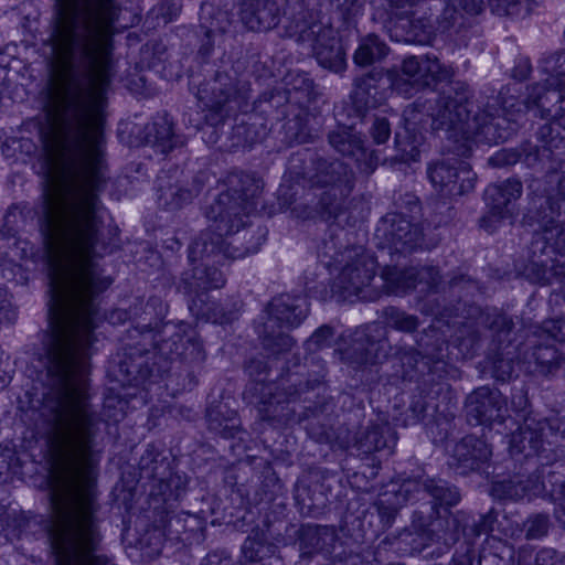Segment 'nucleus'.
I'll list each match as a JSON object with an SVG mask.
<instances>
[{
    "label": "nucleus",
    "instance_id": "18",
    "mask_svg": "<svg viewBox=\"0 0 565 565\" xmlns=\"http://www.w3.org/2000/svg\"><path fill=\"white\" fill-rule=\"evenodd\" d=\"M248 92L247 83L234 82L227 75H217L212 87L213 95L206 100L203 96H200V98L206 107L214 111H222L226 105L232 103L241 107V104L248 98Z\"/></svg>",
    "mask_w": 565,
    "mask_h": 565
},
{
    "label": "nucleus",
    "instance_id": "48",
    "mask_svg": "<svg viewBox=\"0 0 565 565\" xmlns=\"http://www.w3.org/2000/svg\"><path fill=\"white\" fill-rule=\"evenodd\" d=\"M513 367L508 361H500L499 364L494 365V374L498 380L507 381L511 377Z\"/></svg>",
    "mask_w": 565,
    "mask_h": 565
},
{
    "label": "nucleus",
    "instance_id": "12",
    "mask_svg": "<svg viewBox=\"0 0 565 565\" xmlns=\"http://www.w3.org/2000/svg\"><path fill=\"white\" fill-rule=\"evenodd\" d=\"M425 494L431 497L435 505H456L460 500V494L455 487L448 486L443 480H406L396 492L397 503L418 501L425 498Z\"/></svg>",
    "mask_w": 565,
    "mask_h": 565
},
{
    "label": "nucleus",
    "instance_id": "54",
    "mask_svg": "<svg viewBox=\"0 0 565 565\" xmlns=\"http://www.w3.org/2000/svg\"><path fill=\"white\" fill-rule=\"evenodd\" d=\"M259 413L262 415V418L265 419V420H271L275 416H273L268 409L266 408H260L259 409Z\"/></svg>",
    "mask_w": 565,
    "mask_h": 565
},
{
    "label": "nucleus",
    "instance_id": "33",
    "mask_svg": "<svg viewBox=\"0 0 565 565\" xmlns=\"http://www.w3.org/2000/svg\"><path fill=\"white\" fill-rule=\"evenodd\" d=\"M542 333H546L547 341L565 342V318L545 321L542 327Z\"/></svg>",
    "mask_w": 565,
    "mask_h": 565
},
{
    "label": "nucleus",
    "instance_id": "45",
    "mask_svg": "<svg viewBox=\"0 0 565 565\" xmlns=\"http://www.w3.org/2000/svg\"><path fill=\"white\" fill-rule=\"evenodd\" d=\"M201 565H231L230 556L222 552H212L202 561Z\"/></svg>",
    "mask_w": 565,
    "mask_h": 565
},
{
    "label": "nucleus",
    "instance_id": "15",
    "mask_svg": "<svg viewBox=\"0 0 565 565\" xmlns=\"http://www.w3.org/2000/svg\"><path fill=\"white\" fill-rule=\"evenodd\" d=\"M381 280L387 294L399 295L415 288L417 282L425 281L429 287L437 286L439 271L434 267L408 268L405 270L386 267L382 271Z\"/></svg>",
    "mask_w": 565,
    "mask_h": 565
},
{
    "label": "nucleus",
    "instance_id": "5",
    "mask_svg": "<svg viewBox=\"0 0 565 565\" xmlns=\"http://www.w3.org/2000/svg\"><path fill=\"white\" fill-rule=\"evenodd\" d=\"M308 313V301L303 297L281 295L271 300L267 310V319L258 330L264 348L280 354L291 350L294 340L276 327H298Z\"/></svg>",
    "mask_w": 565,
    "mask_h": 565
},
{
    "label": "nucleus",
    "instance_id": "36",
    "mask_svg": "<svg viewBox=\"0 0 565 565\" xmlns=\"http://www.w3.org/2000/svg\"><path fill=\"white\" fill-rule=\"evenodd\" d=\"M333 331L328 326L320 327L307 341L308 350H319L330 345Z\"/></svg>",
    "mask_w": 565,
    "mask_h": 565
},
{
    "label": "nucleus",
    "instance_id": "29",
    "mask_svg": "<svg viewBox=\"0 0 565 565\" xmlns=\"http://www.w3.org/2000/svg\"><path fill=\"white\" fill-rule=\"evenodd\" d=\"M388 431L387 427L372 426L369 428L362 438L356 440L355 446L364 454L379 451L387 446L385 433Z\"/></svg>",
    "mask_w": 565,
    "mask_h": 565
},
{
    "label": "nucleus",
    "instance_id": "35",
    "mask_svg": "<svg viewBox=\"0 0 565 565\" xmlns=\"http://www.w3.org/2000/svg\"><path fill=\"white\" fill-rule=\"evenodd\" d=\"M248 375L254 380V388L257 391V386H262V391L265 388L264 381L267 374V365L260 360H250L246 365ZM266 388H268L266 386Z\"/></svg>",
    "mask_w": 565,
    "mask_h": 565
},
{
    "label": "nucleus",
    "instance_id": "6",
    "mask_svg": "<svg viewBox=\"0 0 565 565\" xmlns=\"http://www.w3.org/2000/svg\"><path fill=\"white\" fill-rule=\"evenodd\" d=\"M295 33L298 34V41L313 52L319 65L334 73L345 70V53L334 30L319 21L318 12L310 11L299 17L295 23Z\"/></svg>",
    "mask_w": 565,
    "mask_h": 565
},
{
    "label": "nucleus",
    "instance_id": "19",
    "mask_svg": "<svg viewBox=\"0 0 565 565\" xmlns=\"http://www.w3.org/2000/svg\"><path fill=\"white\" fill-rule=\"evenodd\" d=\"M552 85L554 87L547 89L535 86L530 95V103L554 115L565 113V81L557 79Z\"/></svg>",
    "mask_w": 565,
    "mask_h": 565
},
{
    "label": "nucleus",
    "instance_id": "21",
    "mask_svg": "<svg viewBox=\"0 0 565 565\" xmlns=\"http://www.w3.org/2000/svg\"><path fill=\"white\" fill-rule=\"evenodd\" d=\"M146 142L166 153L174 147L172 121L167 115H159L146 126Z\"/></svg>",
    "mask_w": 565,
    "mask_h": 565
},
{
    "label": "nucleus",
    "instance_id": "9",
    "mask_svg": "<svg viewBox=\"0 0 565 565\" xmlns=\"http://www.w3.org/2000/svg\"><path fill=\"white\" fill-rule=\"evenodd\" d=\"M521 194L522 183L515 179L489 185L484 192L488 212L480 220L481 227L493 232L501 222L511 221L515 215L512 202Z\"/></svg>",
    "mask_w": 565,
    "mask_h": 565
},
{
    "label": "nucleus",
    "instance_id": "34",
    "mask_svg": "<svg viewBox=\"0 0 565 565\" xmlns=\"http://www.w3.org/2000/svg\"><path fill=\"white\" fill-rule=\"evenodd\" d=\"M497 492H501V495L510 500H521L525 497L526 488L522 482L508 481L503 482L494 488Z\"/></svg>",
    "mask_w": 565,
    "mask_h": 565
},
{
    "label": "nucleus",
    "instance_id": "27",
    "mask_svg": "<svg viewBox=\"0 0 565 565\" xmlns=\"http://www.w3.org/2000/svg\"><path fill=\"white\" fill-rule=\"evenodd\" d=\"M273 548L266 543L265 539L256 534L247 536L241 548V558L244 563H258L268 557Z\"/></svg>",
    "mask_w": 565,
    "mask_h": 565
},
{
    "label": "nucleus",
    "instance_id": "55",
    "mask_svg": "<svg viewBox=\"0 0 565 565\" xmlns=\"http://www.w3.org/2000/svg\"><path fill=\"white\" fill-rule=\"evenodd\" d=\"M373 345H374V343H373V342H370V347L366 349V356L364 358V361H365V362L371 361V359L369 358V354H370V352H371V350H372Z\"/></svg>",
    "mask_w": 565,
    "mask_h": 565
},
{
    "label": "nucleus",
    "instance_id": "26",
    "mask_svg": "<svg viewBox=\"0 0 565 565\" xmlns=\"http://www.w3.org/2000/svg\"><path fill=\"white\" fill-rule=\"evenodd\" d=\"M200 25L205 30L206 38L216 33H224L230 26V19L225 11L215 10L212 4L204 2L201 6Z\"/></svg>",
    "mask_w": 565,
    "mask_h": 565
},
{
    "label": "nucleus",
    "instance_id": "46",
    "mask_svg": "<svg viewBox=\"0 0 565 565\" xmlns=\"http://www.w3.org/2000/svg\"><path fill=\"white\" fill-rule=\"evenodd\" d=\"M561 502L555 508L554 514L557 522L565 529V481L559 489Z\"/></svg>",
    "mask_w": 565,
    "mask_h": 565
},
{
    "label": "nucleus",
    "instance_id": "41",
    "mask_svg": "<svg viewBox=\"0 0 565 565\" xmlns=\"http://www.w3.org/2000/svg\"><path fill=\"white\" fill-rule=\"evenodd\" d=\"M181 6L175 0H164L160 4V13L162 14L164 22L173 20L180 12Z\"/></svg>",
    "mask_w": 565,
    "mask_h": 565
},
{
    "label": "nucleus",
    "instance_id": "11",
    "mask_svg": "<svg viewBox=\"0 0 565 565\" xmlns=\"http://www.w3.org/2000/svg\"><path fill=\"white\" fill-rule=\"evenodd\" d=\"M466 411L469 422L477 425H501L505 420L508 406L501 392L483 386L468 396Z\"/></svg>",
    "mask_w": 565,
    "mask_h": 565
},
{
    "label": "nucleus",
    "instance_id": "47",
    "mask_svg": "<svg viewBox=\"0 0 565 565\" xmlns=\"http://www.w3.org/2000/svg\"><path fill=\"white\" fill-rule=\"evenodd\" d=\"M18 214L19 213H18L17 209H10L7 212V214L4 216V228H6V231H1L0 232L1 236L7 237V236H13L14 235V230L11 226V224L17 221Z\"/></svg>",
    "mask_w": 565,
    "mask_h": 565
},
{
    "label": "nucleus",
    "instance_id": "25",
    "mask_svg": "<svg viewBox=\"0 0 565 565\" xmlns=\"http://www.w3.org/2000/svg\"><path fill=\"white\" fill-rule=\"evenodd\" d=\"M198 194V190H192L181 185H169L164 188L159 185L158 203L167 210H179L192 202Z\"/></svg>",
    "mask_w": 565,
    "mask_h": 565
},
{
    "label": "nucleus",
    "instance_id": "3",
    "mask_svg": "<svg viewBox=\"0 0 565 565\" xmlns=\"http://www.w3.org/2000/svg\"><path fill=\"white\" fill-rule=\"evenodd\" d=\"M452 76V67L443 65L435 56L413 55L403 61L401 71H388L386 79L381 73H370L359 78L353 98L359 107L374 108L387 98L388 87L409 98L419 89Z\"/></svg>",
    "mask_w": 565,
    "mask_h": 565
},
{
    "label": "nucleus",
    "instance_id": "51",
    "mask_svg": "<svg viewBox=\"0 0 565 565\" xmlns=\"http://www.w3.org/2000/svg\"><path fill=\"white\" fill-rule=\"evenodd\" d=\"M265 386L269 387V388H264L262 391V386H257V391L254 388V385H252L250 387H248L247 392L248 394H252V395H256L258 392L263 395L260 396V399H264V396L266 393L268 394H271V384H265Z\"/></svg>",
    "mask_w": 565,
    "mask_h": 565
},
{
    "label": "nucleus",
    "instance_id": "39",
    "mask_svg": "<svg viewBox=\"0 0 565 565\" xmlns=\"http://www.w3.org/2000/svg\"><path fill=\"white\" fill-rule=\"evenodd\" d=\"M211 427L220 431L224 437H233L234 431L238 428V420L236 415L232 413V416L227 419V423L223 426L222 423H216L217 419L213 418V413H209Z\"/></svg>",
    "mask_w": 565,
    "mask_h": 565
},
{
    "label": "nucleus",
    "instance_id": "31",
    "mask_svg": "<svg viewBox=\"0 0 565 565\" xmlns=\"http://www.w3.org/2000/svg\"><path fill=\"white\" fill-rule=\"evenodd\" d=\"M285 83L288 95L292 92L309 95L313 88V82L306 73L291 72L285 77Z\"/></svg>",
    "mask_w": 565,
    "mask_h": 565
},
{
    "label": "nucleus",
    "instance_id": "53",
    "mask_svg": "<svg viewBox=\"0 0 565 565\" xmlns=\"http://www.w3.org/2000/svg\"><path fill=\"white\" fill-rule=\"evenodd\" d=\"M452 565H471V561L468 556H461L458 559H455Z\"/></svg>",
    "mask_w": 565,
    "mask_h": 565
},
{
    "label": "nucleus",
    "instance_id": "44",
    "mask_svg": "<svg viewBox=\"0 0 565 565\" xmlns=\"http://www.w3.org/2000/svg\"><path fill=\"white\" fill-rule=\"evenodd\" d=\"M10 306L11 303L7 290L0 287V322L13 318L14 313L10 309Z\"/></svg>",
    "mask_w": 565,
    "mask_h": 565
},
{
    "label": "nucleus",
    "instance_id": "8",
    "mask_svg": "<svg viewBox=\"0 0 565 565\" xmlns=\"http://www.w3.org/2000/svg\"><path fill=\"white\" fill-rule=\"evenodd\" d=\"M348 259L350 262L347 263L337 278L338 287L348 296L375 300L380 292L370 289L376 269L374 258L362 249H351L348 250Z\"/></svg>",
    "mask_w": 565,
    "mask_h": 565
},
{
    "label": "nucleus",
    "instance_id": "40",
    "mask_svg": "<svg viewBox=\"0 0 565 565\" xmlns=\"http://www.w3.org/2000/svg\"><path fill=\"white\" fill-rule=\"evenodd\" d=\"M455 6L469 14H479L486 6V0H454Z\"/></svg>",
    "mask_w": 565,
    "mask_h": 565
},
{
    "label": "nucleus",
    "instance_id": "28",
    "mask_svg": "<svg viewBox=\"0 0 565 565\" xmlns=\"http://www.w3.org/2000/svg\"><path fill=\"white\" fill-rule=\"evenodd\" d=\"M536 364L541 367V372L551 373L562 363V355L558 350L551 343L540 344L533 352Z\"/></svg>",
    "mask_w": 565,
    "mask_h": 565
},
{
    "label": "nucleus",
    "instance_id": "58",
    "mask_svg": "<svg viewBox=\"0 0 565 565\" xmlns=\"http://www.w3.org/2000/svg\"><path fill=\"white\" fill-rule=\"evenodd\" d=\"M4 386H6V381H4V379H1L0 380V390H2Z\"/></svg>",
    "mask_w": 565,
    "mask_h": 565
},
{
    "label": "nucleus",
    "instance_id": "7",
    "mask_svg": "<svg viewBox=\"0 0 565 565\" xmlns=\"http://www.w3.org/2000/svg\"><path fill=\"white\" fill-rule=\"evenodd\" d=\"M428 179L443 196H457L475 189L477 175L470 166L457 158H441L427 167Z\"/></svg>",
    "mask_w": 565,
    "mask_h": 565
},
{
    "label": "nucleus",
    "instance_id": "49",
    "mask_svg": "<svg viewBox=\"0 0 565 565\" xmlns=\"http://www.w3.org/2000/svg\"><path fill=\"white\" fill-rule=\"evenodd\" d=\"M457 15H458V12L455 8H445L444 10V13H443V28L444 29H447L451 25L455 24V22L457 21Z\"/></svg>",
    "mask_w": 565,
    "mask_h": 565
},
{
    "label": "nucleus",
    "instance_id": "32",
    "mask_svg": "<svg viewBox=\"0 0 565 565\" xmlns=\"http://www.w3.org/2000/svg\"><path fill=\"white\" fill-rule=\"evenodd\" d=\"M181 345L184 348L182 351L178 352V354L182 355L184 359H189L191 361H203L204 352L202 343L199 339L195 338L194 332L186 335L185 340L183 338L180 339Z\"/></svg>",
    "mask_w": 565,
    "mask_h": 565
},
{
    "label": "nucleus",
    "instance_id": "42",
    "mask_svg": "<svg viewBox=\"0 0 565 565\" xmlns=\"http://www.w3.org/2000/svg\"><path fill=\"white\" fill-rule=\"evenodd\" d=\"M550 71L557 76H565V52L553 54L547 61Z\"/></svg>",
    "mask_w": 565,
    "mask_h": 565
},
{
    "label": "nucleus",
    "instance_id": "56",
    "mask_svg": "<svg viewBox=\"0 0 565 565\" xmlns=\"http://www.w3.org/2000/svg\"><path fill=\"white\" fill-rule=\"evenodd\" d=\"M380 329H381V327L376 323L366 327V330H370V331H379Z\"/></svg>",
    "mask_w": 565,
    "mask_h": 565
},
{
    "label": "nucleus",
    "instance_id": "52",
    "mask_svg": "<svg viewBox=\"0 0 565 565\" xmlns=\"http://www.w3.org/2000/svg\"><path fill=\"white\" fill-rule=\"evenodd\" d=\"M558 192L565 200V170L563 171V175L558 181Z\"/></svg>",
    "mask_w": 565,
    "mask_h": 565
},
{
    "label": "nucleus",
    "instance_id": "50",
    "mask_svg": "<svg viewBox=\"0 0 565 565\" xmlns=\"http://www.w3.org/2000/svg\"><path fill=\"white\" fill-rule=\"evenodd\" d=\"M377 507H379V512L382 514V515H387L388 518L393 516L397 510L396 507L394 508H386L385 507V501L383 499H381L377 503Z\"/></svg>",
    "mask_w": 565,
    "mask_h": 565
},
{
    "label": "nucleus",
    "instance_id": "13",
    "mask_svg": "<svg viewBox=\"0 0 565 565\" xmlns=\"http://www.w3.org/2000/svg\"><path fill=\"white\" fill-rule=\"evenodd\" d=\"M377 233L383 236L388 247L395 253L406 254L414 250L422 242V231L401 214H387L381 221Z\"/></svg>",
    "mask_w": 565,
    "mask_h": 565
},
{
    "label": "nucleus",
    "instance_id": "43",
    "mask_svg": "<svg viewBox=\"0 0 565 565\" xmlns=\"http://www.w3.org/2000/svg\"><path fill=\"white\" fill-rule=\"evenodd\" d=\"M490 7L494 12L499 15H504L510 13V9L514 8L521 0H488Z\"/></svg>",
    "mask_w": 565,
    "mask_h": 565
},
{
    "label": "nucleus",
    "instance_id": "38",
    "mask_svg": "<svg viewBox=\"0 0 565 565\" xmlns=\"http://www.w3.org/2000/svg\"><path fill=\"white\" fill-rule=\"evenodd\" d=\"M371 135L376 143H384L391 136V126L387 119L384 117L375 118L371 128Z\"/></svg>",
    "mask_w": 565,
    "mask_h": 565
},
{
    "label": "nucleus",
    "instance_id": "22",
    "mask_svg": "<svg viewBox=\"0 0 565 565\" xmlns=\"http://www.w3.org/2000/svg\"><path fill=\"white\" fill-rule=\"evenodd\" d=\"M390 6L394 8L398 14L405 15L409 18L411 25L416 29V22L419 24V32H415L414 36L418 39V41H425L431 34L433 25L429 19H415V14L417 9L422 7L426 0H387Z\"/></svg>",
    "mask_w": 565,
    "mask_h": 565
},
{
    "label": "nucleus",
    "instance_id": "57",
    "mask_svg": "<svg viewBox=\"0 0 565 565\" xmlns=\"http://www.w3.org/2000/svg\"><path fill=\"white\" fill-rule=\"evenodd\" d=\"M424 411H425V409H424V407H423V406H420V408H419V409H417V405H415V406H414V412H416V413H417V416H418V417L424 413Z\"/></svg>",
    "mask_w": 565,
    "mask_h": 565
},
{
    "label": "nucleus",
    "instance_id": "17",
    "mask_svg": "<svg viewBox=\"0 0 565 565\" xmlns=\"http://www.w3.org/2000/svg\"><path fill=\"white\" fill-rule=\"evenodd\" d=\"M241 20L252 31H268L279 22V8L275 0H244Z\"/></svg>",
    "mask_w": 565,
    "mask_h": 565
},
{
    "label": "nucleus",
    "instance_id": "23",
    "mask_svg": "<svg viewBox=\"0 0 565 565\" xmlns=\"http://www.w3.org/2000/svg\"><path fill=\"white\" fill-rule=\"evenodd\" d=\"M387 45L377 35L370 34L360 41L353 60L359 66H367L387 55Z\"/></svg>",
    "mask_w": 565,
    "mask_h": 565
},
{
    "label": "nucleus",
    "instance_id": "4",
    "mask_svg": "<svg viewBox=\"0 0 565 565\" xmlns=\"http://www.w3.org/2000/svg\"><path fill=\"white\" fill-rule=\"evenodd\" d=\"M532 210H536V214L527 218L542 224L543 231L536 233L531 243L532 258L525 275L541 285L562 284L565 280V223L553 218L559 205L550 196H539L532 201Z\"/></svg>",
    "mask_w": 565,
    "mask_h": 565
},
{
    "label": "nucleus",
    "instance_id": "16",
    "mask_svg": "<svg viewBox=\"0 0 565 565\" xmlns=\"http://www.w3.org/2000/svg\"><path fill=\"white\" fill-rule=\"evenodd\" d=\"M491 455L492 449L484 439L469 435L454 446L450 465L461 469L460 473H467L488 462Z\"/></svg>",
    "mask_w": 565,
    "mask_h": 565
},
{
    "label": "nucleus",
    "instance_id": "24",
    "mask_svg": "<svg viewBox=\"0 0 565 565\" xmlns=\"http://www.w3.org/2000/svg\"><path fill=\"white\" fill-rule=\"evenodd\" d=\"M450 522L455 525L456 531L451 539L457 540L461 532L465 536H479L492 530V518L490 515H480L479 519L472 520L463 512H458L451 516Z\"/></svg>",
    "mask_w": 565,
    "mask_h": 565
},
{
    "label": "nucleus",
    "instance_id": "59",
    "mask_svg": "<svg viewBox=\"0 0 565 565\" xmlns=\"http://www.w3.org/2000/svg\"><path fill=\"white\" fill-rule=\"evenodd\" d=\"M262 403H263L264 405H266V404H269L270 406L273 405V403H271L270 401H269V402H268V401H262Z\"/></svg>",
    "mask_w": 565,
    "mask_h": 565
},
{
    "label": "nucleus",
    "instance_id": "1",
    "mask_svg": "<svg viewBox=\"0 0 565 565\" xmlns=\"http://www.w3.org/2000/svg\"><path fill=\"white\" fill-rule=\"evenodd\" d=\"M228 189L218 195L210 207V227L200 234L189 248L193 264L192 274H184L183 282L188 292L199 294L225 284L224 275L214 265L222 260L242 258L257 252V247L241 249L227 243L224 235L238 232L244 226L243 217L256 209L255 198L263 188L262 180L254 173L232 172L227 177Z\"/></svg>",
    "mask_w": 565,
    "mask_h": 565
},
{
    "label": "nucleus",
    "instance_id": "37",
    "mask_svg": "<svg viewBox=\"0 0 565 565\" xmlns=\"http://www.w3.org/2000/svg\"><path fill=\"white\" fill-rule=\"evenodd\" d=\"M548 519L545 515H535L527 522L526 536L530 539H539L547 533Z\"/></svg>",
    "mask_w": 565,
    "mask_h": 565
},
{
    "label": "nucleus",
    "instance_id": "30",
    "mask_svg": "<svg viewBox=\"0 0 565 565\" xmlns=\"http://www.w3.org/2000/svg\"><path fill=\"white\" fill-rule=\"evenodd\" d=\"M384 316L390 328L402 332H413L419 324L416 316L408 315L394 307L385 309Z\"/></svg>",
    "mask_w": 565,
    "mask_h": 565
},
{
    "label": "nucleus",
    "instance_id": "14",
    "mask_svg": "<svg viewBox=\"0 0 565 565\" xmlns=\"http://www.w3.org/2000/svg\"><path fill=\"white\" fill-rule=\"evenodd\" d=\"M329 142L335 151L344 157L352 158L362 171H372L377 158L364 146L361 134L352 127H339L330 132Z\"/></svg>",
    "mask_w": 565,
    "mask_h": 565
},
{
    "label": "nucleus",
    "instance_id": "2",
    "mask_svg": "<svg viewBox=\"0 0 565 565\" xmlns=\"http://www.w3.org/2000/svg\"><path fill=\"white\" fill-rule=\"evenodd\" d=\"M472 113V103L469 100L468 88L458 83L455 88V95L450 93L438 98L435 106L430 100L424 103L417 100L406 107L403 113L405 122L404 132L397 131L395 143L399 151V159L403 162L417 161L419 159L418 145L420 138L417 131L424 127L428 120H431L434 130H446L449 138H462L465 140L482 136L488 141L498 142L502 139L501 135H495L494 116L492 113L483 111Z\"/></svg>",
    "mask_w": 565,
    "mask_h": 565
},
{
    "label": "nucleus",
    "instance_id": "20",
    "mask_svg": "<svg viewBox=\"0 0 565 565\" xmlns=\"http://www.w3.org/2000/svg\"><path fill=\"white\" fill-rule=\"evenodd\" d=\"M351 170L339 160L328 161L320 159L316 166L313 183L319 186L349 185L351 182Z\"/></svg>",
    "mask_w": 565,
    "mask_h": 565
},
{
    "label": "nucleus",
    "instance_id": "10",
    "mask_svg": "<svg viewBox=\"0 0 565 565\" xmlns=\"http://www.w3.org/2000/svg\"><path fill=\"white\" fill-rule=\"evenodd\" d=\"M559 434L565 438V427L556 426L554 420H547L539 414H529L518 431L510 437L512 454H524L530 457L539 454L548 436Z\"/></svg>",
    "mask_w": 565,
    "mask_h": 565
}]
</instances>
